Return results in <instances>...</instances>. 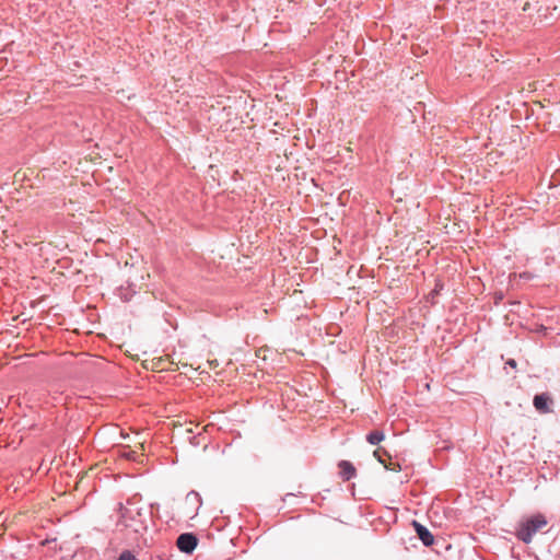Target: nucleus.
I'll return each instance as SVG.
<instances>
[{
	"label": "nucleus",
	"instance_id": "obj_7",
	"mask_svg": "<svg viewBox=\"0 0 560 560\" xmlns=\"http://www.w3.org/2000/svg\"><path fill=\"white\" fill-rule=\"evenodd\" d=\"M550 401H551L550 397L547 394H538V395H535L533 404H534V407L539 412L547 413L550 411V407H549Z\"/></svg>",
	"mask_w": 560,
	"mask_h": 560
},
{
	"label": "nucleus",
	"instance_id": "obj_11",
	"mask_svg": "<svg viewBox=\"0 0 560 560\" xmlns=\"http://www.w3.org/2000/svg\"><path fill=\"white\" fill-rule=\"evenodd\" d=\"M117 560H138L137 557L130 550H124Z\"/></svg>",
	"mask_w": 560,
	"mask_h": 560
},
{
	"label": "nucleus",
	"instance_id": "obj_13",
	"mask_svg": "<svg viewBox=\"0 0 560 560\" xmlns=\"http://www.w3.org/2000/svg\"><path fill=\"white\" fill-rule=\"evenodd\" d=\"M508 365H510L511 368H516V361L514 359H510L508 362H506Z\"/></svg>",
	"mask_w": 560,
	"mask_h": 560
},
{
	"label": "nucleus",
	"instance_id": "obj_9",
	"mask_svg": "<svg viewBox=\"0 0 560 560\" xmlns=\"http://www.w3.org/2000/svg\"><path fill=\"white\" fill-rule=\"evenodd\" d=\"M385 439L383 431L374 430L366 435V441L372 445H377Z\"/></svg>",
	"mask_w": 560,
	"mask_h": 560
},
{
	"label": "nucleus",
	"instance_id": "obj_5",
	"mask_svg": "<svg viewBox=\"0 0 560 560\" xmlns=\"http://www.w3.org/2000/svg\"><path fill=\"white\" fill-rule=\"evenodd\" d=\"M413 528L417 533L418 538L422 541L425 547L432 546L434 542V536L424 525L417 521L412 522Z\"/></svg>",
	"mask_w": 560,
	"mask_h": 560
},
{
	"label": "nucleus",
	"instance_id": "obj_6",
	"mask_svg": "<svg viewBox=\"0 0 560 560\" xmlns=\"http://www.w3.org/2000/svg\"><path fill=\"white\" fill-rule=\"evenodd\" d=\"M339 475L345 481H349L357 476L355 467L349 460H340L338 463Z\"/></svg>",
	"mask_w": 560,
	"mask_h": 560
},
{
	"label": "nucleus",
	"instance_id": "obj_12",
	"mask_svg": "<svg viewBox=\"0 0 560 560\" xmlns=\"http://www.w3.org/2000/svg\"><path fill=\"white\" fill-rule=\"evenodd\" d=\"M520 278L524 279V280H530L534 278V275L528 271H525V272L520 273Z\"/></svg>",
	"mask_w": 560,
	"mask_h": 560
},
{
	"label": "nucleus",
	"instance_id": "obj_14",
	"mask_svg": "<svg viewBox=\"0 0 560 560\" xmlns=\"http://www.w3.org/2000/svg\"><path fill=\"white\" fill-rule=\"evenodd\" d=\"M530 7H532V3L530 2H526L523 7V11L527 12L530 10Z\"/></svg>",
	"mask_w": 560,
	"mask_h": 560
},
{
	"label": "nucleus",
	"instance_id": "obj_10",
	"mask_svg": "<svg viewBox=\"0 0 560 560\" xmlns=\"http://www.w3.org/2000/svg\"><path fill=\"white\" fill-rule=\"evenodd\" d=\"M136 292L131 289H124V288H120L118 290V296L120 298L121 301L124 302H128L131 300V298L133 296Z\"/></svg>",
	"mask_w": 560,
	"mask_h": 560
},
{
	"label": "nucleus",
	"instance_id": "obj_2",
	"mask_svg": "<svg viewBox=\"0 0 560 560\" xmlns=\"http://www.w3.org/2000/svg\"><path fill=\"white\" fill-rule=\"evenodd\" d=\"M546 525V517L541 514H536L520 525L516 532V537L521 541L529 544L535 534Z\"/></svg>",
	"mask_w": 560,
	"mask_h": 560
},
{
	"label": "nucleus",
	"instance_id": "obj_8",
	"mask_svg": "<svg viewBox=\"0 0 560 560\" xmlns=\"http://www.w3.org/2000/svg\"><path fill=\"white\" fill-rule=\"evenodd\" d=\"M542 3L538 7L537 13L540 21H549L550 18H552V13H550V16L548 15V11L550 10V4L548 3V0H542Z\"/></svg>",
	"mask_w": 560,
	"mask_h": 560
},
{
	"label": "nucleus",
	"instance_id": "obj_1",
	"mask_svg": "<svg viewBox=\"0 0 560 560\" xmlns=\"http://www.w3.org/2000/svg\"><path fill=\"white\" fill-rule=\"evenodd\" d=\"M119 523L125 527L130 528L137 534L148 529L145 512L141 508L133 506L130 501L127 502V506L119 503Z\"/></svg>",
	"mask_w": 560,
	"mask_h": 560
},
{
	"label": "nucleus",
	"instance_id": "obj_3",
	"mask_svg": "<svg viewBox=\"0 0 560 560\" xmlns=\"http://www.w3.org/2000/svg\"><path fill=\"white\" fill-rule=\"evenodd\" d=\"M198 545V538L192 533H184L177 537L176 546L185 553H191Z\"/></svg>",
	"mask_w": 560,
	"mask_h": 560
},
{
	"label": "nucleus",
	"instance_id": "obj_4",
	"mask_svg": "<svg viewBox=\"0 0 560 560\" xmlns=\"http://www.w3.org/2000/svg\"><path fill=\"white\" fill-rule=\"evenodd\" d=\"M185 505L189 509L188 513L191 514V517L198 514L199 509L202 505L201 497L196 491H190L186 494Z\"/></svg>",
	"mask_w": 560,
	"mask_h": 560
}]
</instances>
